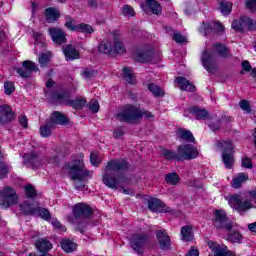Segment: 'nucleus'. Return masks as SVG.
Returning a JSON list of instances; mask_svg holds the SVG:
<instances>
[{
	"mask_svg": "<svg viewBox=\"0 0 256 256\" xmlns=\"http://www.w3.org/2000/svg\"><path fill=\"white\" fill-rule=\"evenodd\" d=\"M213 223L216 229H225L226 231H229L228 235L226 236L229 243H241V241H243V235H241V232H239L237 223L231 222V220L227 218V213L225 210L220 209L214 211Z\"/></svg>",
	"mask_w": 256,
	"mask_h": 256,
	"instance_id": "nucleus-1",
	"label": "nucleus"
},
{
	"mask_svg": "<svg viewBox=\"0 0 256 256\" xmlns=\"http://www.w3.org/2000/svg\"><path fill=\"white\" fill-rule=\"evenodd\" d=\"M127 169V161L112 160L106 166V174L103 176V183L110 189H118L123 187L125 176L119 174V171Z\"/></svg>",
	"mask_w": 256,
	"mask_h": 256,
	"instance_id": "nucleus-2",
	"label": "nucleus"
},
{
	"mask_svg": "<svg viewBox=\"0 0 256 256\" xmlns=\"http://www.w3.org/2000/svg\"><path fill=\"white\" fill-rule=\"evenodd\" d=\"M62 169L66 173L70 174V177L73 181H79V184L77 182L75 183L76 189H83V187H85L83 181H85V179H89L93 173L85 169V164L81 159H75L71 162L65 163Z\"/></svg>",
	"mask_w": 256,
	"mask_h": 256,
	"instance_id": "nucleus-3",
	"label": "nucleus"
},
{
	"mask_svg": "<svg viewBox=\"0 0 256 256\" xmlns=\"http://www.w3.org/2000/svg\"><path fill=\"white\" fill-rule=\"evenodd\" d=\"M228 203L232 209L238 211V213H245L249 209H253L256 204V192H248L245 196L241 195H232L228 197Z\"/></svg>",
	"mask_w": 256,
	"mask_h": 256,
	"instance_id": "nucleus-4",
	"label": "nucleus"
},
{
	"mask_svg": "<svg viewBox=\"0 0 256 256\" xmlns=\"http://www.w3.org/2000/svg\"><path fill=\"white\" fill-rule=\"evenodd\" d=\"M155 119V115L147 110H141L133 105H127L122 111L117 114L119 121L127 123H135L139 119Z\"/></svg>",
	"mask_w": 256,
	"mask_h": 256,
	"instance_id": "nucleus-5",
	"label": "nucleus"
},
{
	"mask_svg": "<svg viewBox=\"0 0 256 256\" xmlns=\"http://www.w3.org/2000/svg\"><path fill=\"white\" fill-rule=\"evenodd\" d=\"M20 211H22L24 215H39V217L45 220L51 217L49 210L39 207V203L37 202H24L20 205Z\"/></svg>",
	"mask_w": 256,
	"mask_h": 256,
	"instance_id": "nucleus-6",
	"label": "nucleus"
},
{
	"mask_svg": "<svg viewBox=\"0 0 256 256\" xmlns=\"http://www.w3.org/2000/svg\"><path fill=\"white\" fill-rule=\"evenodd\" d=\"M17 199L15 189L5 186L0 192V207H2V209H8V207L17 203Z\"/></svg>",
	"mask_w": 256,
	"mask_h": 256,
	"instance_id": "nucleus-7",
	"label": "nucleus"
},
{
	"mask_svg": "<svg viewBox=\"0 0 256 256\" xmlns=\"http://www.w3.org/2000/svg\"><path fill=\"white\" fill-rule=\"evenodd\" d=\"M218 149H223L222 153V161L226 167V169H231L233 164L235 163V159L233 155L227 154V151H233V143L229 140H221L217 142Z\"/></svg>",
	"mask_w": 256,
	"mask_h": 256,
	"instance_id": "nucleus-8",
	"label": "nucleus"
},
{
	"mask_svg": "<svg viewBox=\"0 0 256 256\" xmlns=\"http://www.w3.org/2000/svg\"><path fill=\"white\" fill-rule=\"evenodd\" d=\"M190 113L192 115L196 116V119H209L207 121V125L212 129V131H217L221 127V121L213 122L211 121V116L209 115V112L205 109L193 107L190 109Z\"/></svg>",
	"mask_w": 256,
	"mask_h": 256,
	"instance_id": "nucleus-9",
	"label": "nucleus"
},
{
	"mask_svg": "<svg viewBox=\"0 0 256 256\" xmlns=\"http://www.w3.org/2000/svg\"><path fill=\"white\" fill-rule=\"evenodd\" d=\"M54 97L59 103H66L74 109H82V107H85V105H87V100L83 98L69 101V95H67V93L56 94Z\"/></svg>",
	"mask_w": 256,
	"mask_h": 256,
	"instance_id": "nucleus-10",
	"label": "nucleus"
},
{
	"mask_svg": "<svg viewBox=\"0 0 256 256\" xmlns=\"http://www.w3.org/2000/svg\"><path fill=\"white\" fill-rule=\"evenodd\" d=\"M178 153H180V160H191L197 159V157H199V150H197V148L190 144L180 145L178 147Z\"/></svg>",
	"mask_w": 256,
	"mask_h": 256,
	"instance_id": "nucleus-11",
	"label": "nucleus"
},
{
	"mask_svg": "<svg viewBox=\"0 0 256 256\" xmlns=\"http://www.w3.org/2000/svg\"><path fill=\"white\" fill-rule=\"evenodd\" d=\"M48 33L54 43L57 45H63L64 43H67V35L61 28H49Z\"/></svg>",
	"mask_w": 256,
	"mask_h": 256,
	"instance_id": "nucleus-12",
	"label": "nucleus"
},
{
	"mask_svg": "<svg viewBox=\"0 0 256 256\" xmlns=\"http://www.w3.org/2000/svg\"><path fill=\"white\" fill-rule=\"evenodd\" d=\"M133 57L138 63H153V53L150 50L137 49L134 51Z\"/></svg>",
	"mask_w": 256,
	"mask_h": 256,
	"instance_id": "nucleus-13",
	"label": "nucleus"
},
{
	"mask_svg": "<svg viewBox=\"0 0 256 256\" xmlns=\"http://www.w3.org/2000/svg\"><path fill=\"white\" fill-rule=\"evenodd\" d=\"M23 68H18L16 71L20 75V77L27 78L33 71H39L37 64L33 61L26 60L23 62Z\"/></svg>",
	"mask_w": 256,
	"mask_h": 256,
	"instance_id": "nucleus-14",
	"label": "nucleus"
},
{
	"mask_svg": "<svg viewBox=\"0 0 256 256\" xmlns=\"http://www.w3.org/2000/svg\"><path fill=\"white\" fill-rule=\"evenodd\" d=\"M224 29L225 27H223V24L219 22H211L208 24L203 22L199 31L202 35H208V33H213V31L221 32L224 31Z\"/></svg>",
	"mask_w": 256,
	"mask_h": 256,
	"instance_id": "nucleus-15",
	"label": "nucleus"
},
{
	"mask_svg": "<svg viewBox=\"0 0 256 256\" xmlns=\"http://www.w3.org/2000/svg\"><path fill=\"white\" fill-rule=\"evenodd\" d=\"M202 65L208 71V73H213L215 71V59L213 53L205 50L201 57Z\"/></svg>",
	"mask_w": 256,
	"mask_h": 256,
	"instance_id": "nucleus-16",
	"label": "nucleus"
},
{
	"mask_svg": "<svg viewBox=\"0 0 256 256\" xmlns=\"http://www.w3.org/2000/svg\"><path fill=\"white\" fill-rule=\"evenodd\" d=\"M156 237L161 249L167 251V249L171 248V238L169 237V234H167V231H158Z\"/></svg>",
	"mask_w": 256,
	"mask_h": 256,
	"instance_id": "nucleus-17",
	"label": "nucleus"
},
{
	"mask_svg": "<svg viewBox=\"0 0 256 256\" xmlns=\"http://www.w3.org/2000/svg\"><path fill=\"white\" fill-rule=\"evenodd\" d=\"M148 208L154 213H167L169 211V209L165 208V204L157 198H152L148 201Z\"/></svg>",
	"mask_w": 256,
	"mask_h": 256,
	"instance_id": "nucleus-18",
	"label": "nucleus"
},
{
	"mask_svg": "<svg viewBox=\"0 0 256 256\" xmlns=\"http://www.w3.org/2000/svg\"><path fill=\"white\" fill-rule=\"evenodd\" d=\"M73 213L75 217H89L93 212L89 205L78 203L73 207Z\"/></svg>",
	"mask_w": 256,
	"mask_h": 256,
	"instance_id": "nucleus-19",
	"label": "nucleus"
},
{
	"mask_svg": "<svg viewBox=\"0 0 256 256\" xmlns=\"http://www.w3.org/2000/svg\"><path fill=\"white\" fill-rule=\"evenodd\" d=\"M13 110L9 105L0 106V123H9V121H13Z\"/></svg>",
	"mask_w": 256,
	"mask_h": 256,
	"instance_id": "nucleus-20",
	"label": "nucleus"
},
{
	"mask_svg": "<svg viewBox=\"0 0 256 256\" xmlns=\"http://www.w3.org/2000/svg\"><path fill=\"white\" fill-rule=\"evenodd\" d=\"M147 242V239L145 236L141 235H134L130 241V245L136 253H141V249L145 247V243Z\"/></svg>",
	"mask_w": 256,
	"mask_h": 256,
	"instance_id": "nucleus-21",
	"label": "nucleus"
},
{
	"mask_svg": "<svg viewBox=\"0 0 256 256\" xmlns=\"http://www.w3.org/2000/svg\"><path fill=\"white\" fill-rule=\"evenodd\" d=\"M174 83L175 85H178L181 91H189L190 93H193V91H195V85H193V83H190V81L186 78L177 77Z\"/></svg>",
	"mask_w": 256,
	"mask_h": 256,
	"instance_id": "nucleus-22",
	"label": "nucleus"
},
{
	"mask_svg": "<svg viewBox=\"0 0 256 256\" xmlns=\"http://www.w3.org/2000/svg\"><path fill=\"white\" fill-rule=\"evenodd\" d=\"M44 15L48 23H55L61 16V13L59 12V9L50 7L45 10Z\"/></svg>",
	"mask_w": 256,
	"mask_h": 256,
	"instance_id": "nucleus-23",
	"label": "nucleus"
},
{
	"mask_svg": "<svg viewBox=\"0 0 256 256\" xmlns=\"http://www.w3.org/2000/svg\"><path fill=\"white\" fill-rule=\"evenodd\" d=\"M35 246L40 253H47L53 249V244H51V242L45 238L37 240Z\"/></svg>",
	"mask_w": 256,
	"mask_h": 256,
	"instance_id": "nucleus-24",
	"label": "nucleus"
},
{
	"mask_svg": "<svg viewBox=\"0 0 256 256\" xmlns=\"http://www.w3.org/2000/svg\"><path fill=\"white\" fill-rule=\"evenodd\" d=\"M113 55H123L127 51L121 37L114 38L112 41Z\"/></svg>",
	"mask_w": 256,
	"mask_h": 256,
	"instance_id": "nucleus-25",
	"label": "nucleus"
},
{
	"mask_svg": "<svg viewBox=\"0 0 256 256\" xmlns=\"http://www.w3.org/2000/svg\"><path fill=\"white\" fill-rule=\"evenodd\" d=\"M63 53L65 55L66 61H73L75 59H79V51H77L71 45L63 47Z\"/></svg>",
	"mask_w": 256,
	"mask_h": 256,
	"instance_id": "nucleus-26",
	"label": "nucleus"
},
{
	"mask_svg": "<svg viewBox=\"0 0 256 256\" xmlns=\"http://www.w3.org/2000/svg\"><path fill=\"white\" fill-rule=\"evenodd\" d=\"M146 7L153 13V15H161L163 12V8H161V4L156 0H146Z\"/></svg>",
	"mask_w": 256,
	"mask_h": 256,
	"instance_id": "nucleus-27",
	"label": "nucleus"
},
{
	"mask_svg": "<svg viewBox=\"0 0 256 256\" xmlns=\"http://www.w3.org/2000/svg\"><path fill=\"white\" fill-rule=\"evenodd\" d=\"M69 119L66 118L61 112H54L51 116L50 125H65Z\"/></svg>",
	"mask_w": 256,
	"mask_h": 256,
	"instance_id": "nucleus-28",
	"label": "nucleus"
},
{
	"mask_svg": "<svg viewBox=\"0 0 256 256\" xmlns=\"http://www.w3.org/2000/svg\"><path fill=\"white\" fill-rule=\"evenodd\" d=\"M61 247L65 253H73V251H77V243L67 238H64L61 241Z\"/></svg>",
	"mask_w": 256,
	"mask_h": 256,
	"instance_id": "nucleus-29",
	"label": "nucleus"
},
{
	"mask_svg": "<svg viewBox=\"0 0 256 256\" xmlns=\"http://www.w3.org/2000/svg\"><path fill=\"white\" fill-rule=\"evenodd\" d=\"M245 181H249V175L239 173L232 179V187H234V189H239Z\"/></svg>",
	"mask_w": 256,
	"mask_h": 256,
	"instance_id": "nucleus-30",
	"label": "nucleus"
},
{
	"mask_svg": "<svg viewBox=\"0 0 256 256\" xmlns=\"http://www.w3.org/2000/svg\"><path fill=\"white\" fill-rule=\"evenodd\" d=\"M99 53H103L104 55H109V53H113V42L110 41H102L98 46Z\"/></svg>",
	"mask_w": 256,
	"mask_h": 256,
	"instance_id": "nucleus-31",
	"label": "nucleus"
},
{
	"mask_svg": "<svg viewBox=\"0 0 256 256\" xmlns=\"http://www.w3.org/2000/svg\"><path fill=\"white\" fill-rule=\"evenodd\" d=\"M182 241H193V227L186 225L181 229Z\"/></svg>",
	"mask_w": 256,
	"mask_h": 256,
	"instance_id": "nucleus-32",
	"label": "nucleus"
},
{
	"mask_svg": "<svg viewBox=\"0 0 256 256\" xmlns=\"http://www.w3.org/2000/svg\"><path fill=\"white\" fill-rule=\"evenodd\" d=\"M23 159L24 165L35 166L37 165V163H39V158H37V153L35 152H31L30 154H24Z\"/></svg>",
	"mask_w": 256,
	"mask_h": 256,
	"instance_id": "nucleus-33",
	"label": "nucleus"
},
{
	"mask_svg": "<svg viewBox=\"0 0 256 256\" xmlns=\"http://www.w3.org/2000/svg\"><path fill=\"white\" fill-rule=\"evenodd\" d=\"M123 77H124V80L130 85H135V83L137 82V79L135 78V74H133V70L131 68L123 69Z\"/></svg>",
	"mask_w": 256,
	"mask_h": 256,
	"instance_id": "nucleus-34",
	"label": "nucleus"
},
{
	"mask_svg": "<svg viewBox=\"0 0 256 256\" xmlns=\"http://www.w3.org/2000/svg\"><path fill=\"white\" fill-rule=\"evenodd\" d=\"M177 136L179 137V139H182V141H190V143H193V141H195V137H193L191 131L185 129H178Z\"/></svg>",
	"mask_w": 256,
	"mask_h": 256,
	"instance_id": "nucleus-35",
	"label": "nucleus"
},
{
	"mask_svg": "<svg viewBox=\"0 0 256 256\" xmlns=\"http://www.w3.org/2000/svg\"><path fill=\"white\" fill-rule=\"evenodd\" d=\"M35 39V49H41V47H45V37L41 32H34Z\"/></svg>",
	"mask_w": 256,
	"mask_h": 256,
	"instance_id": "nucleus-36",
	"label": "nucleus"
},
{
	"mask_svg": "<svg viewBox=\"0 0 256 256\" xmlns=\"http://www.w3.org/2000/svg\"><path fill=\"white\" fill-rule=\"evenodd\" d=\"M51 52L47 51L40 55L38 58V62L40 63L41 67H47L49 65V61H51Z\"/></svg>",
	"mask_w": 256,
	"mask_h": 256,
	"instance_id": "nucleus-37",
	"label": "nucleus"
},
{
	"mask_svg": "<svg viewBox=\"0 0 256 256\" xmlns=\"http://www.w3.org/2000/svg\"><path fill=\"white\" fill-rule=\"evenodd\" d=\"M148 89H149V91H151V93H152V95H154V97H163L165 95V91H163V89H161L156 84H149Z\"/></svg>",
	"mask_w": 256,
	"mask_h": 256,
	"instance_id": "nucleus-38",
	"label": "nucleus"
},
{
	"mask_svg": "<svg viewBox=\"0 0 256 256\" xmlns=\"http://www.w3.org/2000/svg\"><path fill=\"white\" fill-rule=\"evenodd\" d=\"M240 21H242L244 31H247V29H253V27H255V21L247 16L241 17Z\"/></svg>",
	"mask_w": 256,
	"mask_h": 256,
	"instance_id": "nucleus-39",
	"label": "nucleus"
},
{
	"mask_svg": "<svg viewBox=\"0 0 256 256\" xmlns=\"http://www.w3.org/2000/svg\"><path fill=\"white\" fill-rule=\"evenodd\" d=\"M214 51L220 55V57H227L229 55V49L223 44H215Z\"/></svg>",
	"mask_w": 256,
	"mask_h": 256,
	"instance_id": "nucleus-40",
	"label": "nucleus"
},
{
	"mask_svg": "<svg viewBox=\"0 0 256 256\" xmlns=\"http://www.w3.org/2000/svg\"><path fill=\"white\" fill-rule=\"evenodd\" d=\"M163 155L165 159H174V161H181V155L179 152H174L171 150H164Z\"/></svg>",
	"mask_w": 256,
	"mask_h": 256,
	"instance_id": "nucleus-41",
	"label": "nucleus"
},
{
	"mask_svg": "<svg viewBox=\"0 0 256 256\" xmlns=\"http://www.w3.org/2000/svg\"><path fill=\"white\" fill-rule=\"evenodd\" d=\"M233 9V3L231 2H222L220 4V11L222 15H229Z\"/></svg>",
	"mask_w": 256,
	"mask_h": 256,
	"instance_id": "nucleus-42",
	"label": "nucleus"
},
{
	"mask_svg": "<svg viewBox=\"0 0 256 256\" xmlns=\"http://www.w3.org/2000/svg\"><path fill=\"white\" fill-rule=\"evenodd\" d=\"M78 33H93V27L91 25L81 23L77 25V30Z\"/></svg>",
	"mask_w": 256,
	"mask_h": 256,
	"instance_id": "nucleus-43",
	"label": "nucleus"
},
{
	"mask_svg": "<svg viewBox=\"0 0 256 256\" xmlns=\"http://www.w3.org/2000/svg\"><path fill=\"white\" fill-rule=\"evenodd\" d=\"M165 181L169 183V185H177V183H179V176L176 173L167 174Z\"/></svg>",
	"mask_w": 256,
	"mask_h": 256,
	"instance_id": "nucleus-44",
	"label": "nucleus"
},
{
	"mask_svg": "<svg viewBox=\"0 0 256 256\" xmlns=\"http://www.w3.org/2000/svg\"><path fill=\"white\" fill-rule=\"evenodd\" d=\"M9 171H11V166H9L5 163H1L0 164V179H3V177H6L7 173H9Z\"/></svg>",
	"mask_w": 256,
	"mask_h": 256,
	"instance_id": "nucleus-45",
	"label": "nucleus"
},
{
	"mask_svg": "<svg viewBox=\"0 0 256 256\" xmlns=\"http://www.w3.org/2000/svg\"><path fill=\"white\" fill-rule=\"evenodd\" d=\"M239 107L244 111V113H251V104L247 100H241L239 102Z\"/></svg>",
	"mask_w": 256,
	"mask_h": 256,
	"instance_id": "nucleus-46",
	"label": "nucleus"
},
{
	"mask_svg": "<svg viewBox=\"0 0 256 256\" xmlns=\"http://www.w3.org/2000/svg\"><path fill=\"white\" fill-rule=\"evenodd\" d=\"M122 15L125 17H135V10L129 5L123 7Z\"/></svg>",
	"mask_w": 256,
	"mask_h": 256,
	"instance_id": "nucleus-47",
	"label": "nucleus"
},
{
	"mask_svg": "<svg viewBox=\"0 0 256 256\" xmlns=\"http://www.w3.org/2000/svg\"><path fill=\"white\" fill-rule=\"evenodd\" d=\"M172 39L176 43H187V36H183L179 32L174 33Z\"/></svg>",
	"mask_w": 256,
	"mask_h": 256,
	"instance_id": "nucleus-48",
	"label": "nucleus"
},
{
	"mask_svg": "<svg viewBox=\"0 0 256 256\" xmlns=\"http://www.w3.org/2000/svg\"><path fill=\"white\" fill-rule=\"evenodd\" d=\"M90 162L94 167H97V165L101 163V158L99 157V154L92 152L90 154Z\"/></svg>",
	"mask_w": 256,
	"mask_h": 256,
	"instance_id": "nucleus-49",
	"label": "nucleus"
},
{
	"mask_svg": "<svg viewBox=\"0 0 256 256\" xmlns=\"http://www.w3.org/2000/svg\"><path fill=\"white\" fill-rule=\"evenodd\" d=\"M77 25L79 24H76L75 20L71 18H68L65 23V27H67V29H69L70 31H77Z\"/></svg>",
	"mask_w": 256,
	"mask_h": 256,
	"instance_id": "nucleus-50",
	"label": "nucleus"
},
{
	"mask_svg": "<svg viewBox=\"0 0 256 256\" xmlns=\"http://www.w3.org/2000/svg\"><path fill=\"white\" fill-rule=\"evenodd\" d=\"M4 91L6 95H11L15 91V84L12 82L4 83Z\"/></svg>",
	"mask_w": 256,
	"mask_h": 256,
	"instance_id": "nucleus-51",
	"label": "nucleus"
},
{
	"mask_svg": "<svg viewBox=\"0 0 256 256\" xmlns=\"http://www.w3.org/2000/svg\"><path fill=\"white\" fill-rule=\"evenodd\" d=\"M99 101L91 100L89 103V109L92 113H99Z\"/></svg>",
	"mask_w": 256,
	"mask_h": 256,
	"instance_id": "nucleus-52",
	"label": "nucleus"
},
{
	"mask_svg": "<svg viewBox=\"0 0 256 256\" xmlns=\"http://www.w3.org/2000/svg\"><path fill=\"white\" fill-rule=\"evenodd\" d=\"M51 224L53 227H55L58 231H62V233H65L67 231V228L61 224L57 219H52Z\"/></svg>",
	"mask_w": 256,
	"mask_h": 256,
	"instance_id": "nucleus-53",
	"label": "nucleus"
},
{
	"mask_svg": "<svg viewBox=\"0 0 256 256\" xmlns=\"http://www.w3.org/2000/svg\"><path fill=\"white\" fill-rule=\"evenodd\" d=\"M232 29H234L235 31H244L243 22L241 21V18L239 20H234L232 22Z\"/></svg>",
	"mask_w": 256,
	"mask_h": 256,
	"instance_id": "nucleus-54",
	"label": "nucleus"
},
{
	"mask_svg": "<svg viewBox=\"0 0 256 256\" xmlns=\"http://www.w3.org/2000/svg\"><path fill=\"white\" fill-rule=\"evenodd\" d=\"M40 134L42 137H49L51 135V127L49 125L40 127Z\"/></svg>",
	"mask_w": 256,
	"mask_h": 256,
	"instance_id": "nucleus-55",
	"label": "nucleus"
},
{
	"mask_svg": "<svg viewBox=\"0 0 256 256\" xmlns=\"http://www.w3.org/2000/svg\"><path fill=\"white\" fill-rule=\"evenodd\" d=\"M25 193L27 197H30V198L35 197V195H37V192L35 191V188H33L32 185H27L25 187Z\"/></svg>",
	"mask_w": 256,
	"mask_h": 256,
	"instance_id": "nucleus-56",
	"label": "nucleus"
},
{
	"mask_svg": "<svg viewBox=\"0 0 256 256\" xmlns=\"http://www.w3.org/2000/svg\"><path fill=\"white\" fill-rule=\"evenodd\" d=\"M246 7L250 11H256V0H246Z\"/></svg>",
	"mask_w": 256,
	"mask_h": 256,
	"instance_id": "nucleus-57",
	"label": "nucleus"
},
{
	"mask_svg": "<svg viewBox=\"0 0 256 256\" xmlns=\"http://www.w3.org/2000/svg\"><path fill=\"white\" fill-rule=\"evenodd\" d=\"M242 167H245L246 169H251V167H253V163H251V159L244 158L242 160Z\"/></svg>",
	"mask_w": 256,
	"mask_h": 256,
	"instance_id": "nucleus-58",
	"label": "nucleus"
},
{
	"mask_svg": "<svg viewBox=\"0 0 256 256\" xmlns=\"http://www.w3.org/2000/svg\"><path fill=\"white\" fill-rule=\"evenodd\" d=\"M95 73L94 70L85 69L82 72V75L85 79H89V77H93V74Z\"/></svg>",
	"mask_w": 256,
	"mask_h": 256,
	"instance_id": "nucleus-59",
	"label": "nucleus"
},
{
	"mask_svg": "<svg viewBox=\"0 0 256 256\" xmlns=\"http://www.w3.org/2000/svg\"><path fill=\"white\" fill-rule=\"evenodd\" d=\"M124 133L123 128H117L114 130V137L119 139V137H123Z\"/></svg>",
	"mask_w": 256,
	"mask_h": 256,
	"instance_id": "nucleus-60",
	"label": "nucleus"
},
{
	"mask_svg": "<svg viewBox=\"0 0 256 256\" xmlns=\"http://www.w3.org/2000/svg\"><path fill=\"white\" fill-rule=\"evenodd\" d=\"M186 256H199V250L195 247H192Z\"/></svg>",
	"mask_w": 256,
	"mask_h": 256,
	"instance_id": "nucleus-61",
	"label": "nucleus"
},
{
	"mask_svg": "<svg viewBox=\"0 0 256 256\" xmlns=\"http://www.w3.org/2000/svg\"><path fill=\"white\" fill-rule=\"evenodd\" d=\"M242 69H244V71H251V63H249L247 60H244L242 62Z\"/></svg>",
	"mask_w": 256,
	"mask_h": 256,
	"instance_id": "nucleus-62",
	"label": "nucleus"
},
{
	"mask_svg": "<svg viewBox=\"0 0 256 256\" xmlns=\"http://www.w3.org/2000/svg\"><path fill=\"white\" fill-rule=\"evenodd\" d=\"M19 123L22 127L27 128L28 126L27 117L25 116L20 117Z\"/></svg>",
	"mask_w": 256,
	"mask_h": 256,
	"instance_id": "nucleus-63",
	"label": "nucleus"
},
{
	"mask_svg": "<svg viewBox=\"0 0 256 256\" xmlns=\"http://www.w3.org/2000/svg\"><path fill=\"white\" fill-rule=\"evenodd\" d=\"M248 229L251 233H256V222L248 224Z\"/></svg>",
	"mask_w": 256,
	"mask_h": 256,
	"instance_id": "nucleus-64",
	"label": "nucleus"
}]
</instances>
